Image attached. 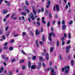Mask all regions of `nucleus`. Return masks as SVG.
<instances>
[{"label": "nucleus", "instance_id": "38", "mask_svg": "<svg viewBox=\"0 0 75 75\" xmlns=\"http://www.w3.org/2000/svg\"><path fill=\"white\" fill-rule=\"evenodd\" d=\"M50 25V22H49L47 24V27H48Z\"/></svg>", "mask_w": 75, "mask_h": 75}, {"label": "nucleus", "instance_id": "56", "mask_svg": "<svg viewBox=\"0 0 75 75\" xmlns=\"http://www.w3.org/2000/svg\"><path fill=\"white\" fill-rule=\"evenodd\" d=\"M17 17H15L13 18V20H17Z\"/></svg>", "mask_w": 75, "mask_h": 75}, {"label": "nucleus", "instance_id": "26", "mask_svg": "<svg viewBox=\"0 0 75 75\" xmlns=\"http://www.w3.org/2000/svg\"><path fill=\"white\" fill-rule=\"evenodd\" d=\"M22 15H23V16H26V15H27V14H26V13H25V12H22Z\"/></svg>", "mask_w": 75, "mask_h": 75}, {"label": "nucleus", "instance_id": "61", "mask_svg": "<svg viewBox=\"0 0 75 75\" xmlns=\"http://www.w3.org/2000/svg\"><path fill=\"white\" fill-rule=\"evenodd\" d=\"M6 37H8V35H10V33H8L7 34H6Z\"/></svg>", "mask_w": 75, "mask_h": 75}, {"label": "nucleus", "instance_id": "1", "mask_svg": "<svg viewBox=\"0 0 75 75\" xmlns=\"http://www.w3.org/2000/svg\"><path fill=\"white\" fill-rule=\"evenodd\" d=\"M52 36L53 37H55V34L53 32H51V33L49 34V36L48 37L49 40H50V41H52V38H51V36Z\"/></svg>", "mask_w": 75, "mask_h": 75}, {"label": "nucleus", "instance_id": "35", "mask_svg": "<svg viewBox=\"0 0 75 75\" xmlns=\"http://www.w3.org/2000/svg\"><path fill=\"white\" fill-rule=\"evenodd\" d=\"M36 59V57L35 56L33 57L32 58V59H33V60H35V59Z\"/></svg>", "mask_w": 75, "mask_h": 75}, {"label": "nucleus", "instance_id": "57", "mask_svg": "<svg viewBox=\"0 0 75 75\" xmlns=\"http://www.w3.org/2000/svg\"><path fill=\"white\" fill-rule=\"evenodd\" d=\"M55 20H54L53 21V22H52V24H53V25H54V23H55Z\"/></svg>", "mask_w": 75, "mask_h": 75}, {"label": "nucleus", "instance_id": "62", "mask_svg": "<svg viewBox=\"0 0 75 75\" xmlns=\"http://www.w3.org/2000/svg\"><path fill=\"white\" fill-rule=\"evenodd\" d=\"M22 67L23 69H25V67L24 66H22Z\"/></svg>", "mask_w": 75, "mask_h": 75}, {"label": "nucleus", "instance_id": "36", "mask_svg": "<svg viewBox=\"0 0 75 75\" xmlns=\"http://www.w3.org/2000/svg\"><path fill=\"white\" fill-rule=\"evenodd\" d=\"M64 72L65 74H68V70H66Z\"/></svg>", "mask_w": 75, "mask_h": 75}, {"label": "nucleus", "instance_id": "47", "mask_svg": "<svg viewBox=\"0 0 75 75\" xmlns=\"http://www.w3.org/2000/svg\"><path fill=\"white\" fill-rule=\"evenodd\" d=\"M25 35V32H23L22 33V35L23 36H24Z\"/></svg>", "mask_w": 75, "mask_h": 75}, {"label": "nucleus", "instance_id": "63", "mask_svg": "<svg viewBox=\"0 0 75 75\" xmlns=\"http://www.w3.org/2000/svg\"><path fill=\"white\" fill-rule=\"evenodd\" d=\"M41 54L42 55V56H45L44 54H45V53H41Z\"/></svg>", "mask_w": 75, "mask_h": 75}, {"label": "nucleus", "instance_id": "8", "mask_svg": "<svg viewBox=\"0 0 75 75\" xmlns=\"http://www.w3.org/2000/svg\"><path fill=\"white\" fill-rule=\"evenodd\" d=\"M36 68V66L35 65H33L31 67V69H34Z\"/></svg>", "mask_w": 75, "mask_h": 75}, {"label": "nucleus", "instance_id": "53", "mask_svg": "<svg viewBox=\"0 0 75 75\" xmlns=\"http://www.w3.org/2000/svg\"><path fill=\"white\" fill-rule=\"evenodd\" d=\"M8 44V43L7 42H5V44H4V46H6Z\"/></svg>", "mask_w": 75, "mask_h": 75}, {"label": "nucleus", "instance_id": "3", "mask_svg": "<svg viewBox=\"0 0 75 75\" xmlns=\"http://www.w3.org/2000/svg\"><path fill=\"white\" fill-rule=\"evenodd\" d=\"M30 17L31 19L32 20H34V17L33 13H31L30 15Z\"/></svg>", "mask_w": 75, "mask_h": 75}, {"label": "nucleus", "instance_id": "17", "mask_svg": "<svg viewBox=\"0 0 75 75\" xmlns=\"http://www.w3.org/2000/svg\"><path fill=\"white\" fill-rule=\"evenodd\" d=\"M64 40H65V38L64 37H62L61 38V40L62 41H64Z\"/></svg>", "mask_w": 75, "mask_h": 75}, {"label": "nucleus", "instance_id": "45", "mask_svg": "<svg viewBox=\"0 0 75 75\" xmlns=\"http://www.w3.org/2000/svg\"><path fill=\"white\" fill-rule=\"evenodd\" d=\"M62 23L63 25H64V24H65V21H62Z\"/></svg>", "mask_w": 75, "mask_h": 75}, {"label": "nucleus", "instance_id": "44", "mask_svg": "<svg viewBox=\"0 0 75 75\" xmlns=\"http://www.w3.org/2000/svg\"><path fill=\"white\" fill-rule=\"evenodd\" d=\"M26 11L27 12V13H30V11L28 9H26Z\"/></svg>", "mask_w": 75, "mask_h": 75}, {"label": "nucleus", "instance_id": "20", "mask_svg": "<svg viewBox=\"0 0 75 75\" xmlns=\"http://www.w3.org/2000/svg\"><path fill=\"white\" fill-rule=\"evenodd\" d=\"M42 40L43 41H45V36L44 35H43L42 36Z\"/></svg>", "mask_w": 75, "mask_h": 75}, {"label": "nucleus", "instance_id": "9", "mask_svg": "<svg viewBox=\"0 0 75 75\" xmlns=\"http://www.w3.org/2000/svg\"><path fill=\"white\" fill-rule=\"evenodd\" d=\"M55 7L56 8V10L57 11H59V6L58 5H56Z\"/></svg>", "mask_w": 75, "mask_h": 75}, {"label": "nucleus", "instance_id": "6", "mask_svg": "<svg viewBox=\"0 0 75 75\" xmlns=\"http://www.w3.org/2000/svg\"><path fill=\"white\" fill-rule=\"evenodd\" d=\"M40 33V31H38V29H36L35 31V34L36 35H39V34Z\"/></svg>", "mask_w": 75, "mask_h": 75}, {"label": "nucleus", "instance_id": "43", "mask_svg": "<svg viewBox=\"0 0 75 75\" xmlns=\"http://www.w3.org/2000/svg\"><path fill=\"white\" fill-rule=\"evenodd\" d=\"M2 38L3 39V40L6 39V38L5 37V36L4 35H2Z\"/></svg>", "mask_w": 75, "mask_h": 75}, {"label": "nucleus", "instance_id": "21", "mask_svg": "<svg viewBox=\"0 0 75 75\" xmlns=\"http://www.w3.org/2000/svg\"><path fill=\"white\" fill-rule=\"evenodd\" d=\"M59 56H60V57H59L61 61H62V56H61V54H59Z\"/></svg>", "mask_w": 75, "mask_h": 75}, {"label": "nucleus", "instance_id": "2", "mask_svg": "<svg viewBox=\"0 0 75 75\" xmlns=\"http://www.w3.org/2000/svg\"><path fill=\"white\" fill-rule=\"evenodd\" d=\"M69 69L70 68L69 66H64V68H62V72H64V70H66L67 69H68V70H69Z\"/></svg>", "mask_w": 75, "mask_h": 75}, {"label": "nucleus", "instance_id": "60", "mask_svg": "<svg viewBox=\"0 0 75 75\" xmlns=\"http://www.w3.org/2000/svg\"><path fill=\"white\" fill-rule=\"evenodd\" d=\"M8 48V47H4V50H7V49Z\"/></svg>", "mask_w": 75, "mask_h": 75}, {"label": "nucleus", "instance_id": "41", "mask_svg": "<svg viewBox=\"0 0 75 75\" xmlns=\"http://www.w3.org/2000/svg\"><path fill=\"white\" fill-rule=\"evenodd\" d=\"M68 59H69V60H70L71 59V56H70V55L68 56Z\"/></svg>", "mask_w": 75, "mask_h": 75}, {"label": "nucleus", "instance_id": "32", "mask_svg": "<svg viewBox=\"0 0 75 75\" xmlns=\"http://www.w3.org/2000/svg\"><path fill=\"white\" fill-rule=\"evenodd\" d=\"M9 49L10 51H12V50H13V47H10Z\"/></svg>", "mask_w": 75, "mask_h": 75}, {"label": "nucleus", "instance_id": "12", "mask_svg": "<svg viewBox=\"0 0 75 75\" xmlns=\"http://www.w3.org/2000/svg\"><path fill=\"white\" fill-rule=\"evenodd\" d=\"M28 67H29V68H30V67H31V62H28Z\"/></svg>", "mask_w": 75, "mask_h": 75}, {"label": "nucleus", "instance_id": "18", "mask_svg": "<svg viewBox=\"0 0 75 75\" xmlns=\"http://www.w3.org/2000/svg\"><path fill=\"white\" fill-rule=\"evenodd\" d=\"M3 67H2L0 69V73H1L2 72V71L3 70Z\"/></svg>", "mask_w": 75, "mask_h": 75}, {"label": "nucleus", "instance_id": "15", "mask_svg": "<svg viewBox=\"0 0 75 75\" xmlns=\"http://www.w3.org/2000/svg\"><path fill=\"white\" fill-rule=\"evenodd\" d=\"M50 4H51V1H48L47 3V6H50Z\"/></svg>", "mask_w": 75, "mask_h": 75}, {"label": "nucleus", "instance_id": "14", "mask_svg": "<svg viewBox=\"0 0 75 75\" xmlns=\"http://www.w3.org/2000/svg\"><path fill=\"white\" fill-rule=\"evenodd\" d=\"M68 38L69 39H70L71 38V33H69L68 34Z\"/></svg>", "mask_w": 75, "mask_h": 75}, {"label": "nucleus", "instance_id": "39", "mask_svg": "<svg viewBox=\"0 0 75 75\" xmlns=\"http://www.w3.org/2000/svg\"><path fill=\"white\" fill-rule=\"evenodd\" d=\"M42 23H43V24H46V22H45V21H44V20H42Z\"/></svg>", "mask_w": 75, "mask_h": 75}, {"label": "nucleus", "instance_id": "33", "mask_svg": "<svg viewBox=\"0 0 75 75\" xmlns=\"http://www.w3.org/2000/svg\"><path fill=\"white\" fill-rule=\"evenodd\" d=\"M70 42H71V41L70 40H67V44H69Z\"/></svg>", "mask_w": 75, "mask_h": 75}, {"label": "nucleus", "instance_id": "34", "mask_svg": "<svg viewBox=\"0 0 75 75\" xmlns=\"http://www.w3.org/2000/svg\"><path fill=\"white\" fill-rule=\"evenodd\" d=\"M42 67H45V68L46 67V66L45 65V64L44 63H43L42 64Z\"/></svg>", "mask_w": 75, "mask_h": 75}, {"label": "nucleus", "instance_id": "55", "mask_svg": "<svg viewBox=\"0 0 75 75\" xmlns=\"http://www.w3.org/2000/svg\"><path fill=\"white\" fill-rule=\"evenodd\" d=\"M14 40H12L11 41L10 43H13V42H14Z\"/></svg>", "mask_w": 75, "mask_h": 75}, {"label": "nucleus", "instance_id": "50", "mask_svg": "<svg viewBox=\"0 0 75 75\" xmlns=\"http://www.w3.org/2000/svg\"><path fill=\"white\" fill-rule=\"evenodd\" d=\"M63 36L64 37H65V38L67 37V34H66V33H64Z\"/></svg>", "mask_w": 75, "mask_h": 75}, {"label": "nucleus", "instance_id": "11", "mask_svg": "<svg viewBox=\"0 0 75 75\" xmlns=\"http://www.w3.org/2000/svg\"><path fill=\"white\" fill-rule=\"evenodd\" d=\"M59 40H57L56 44L57 47H59Z\"/></svg>", "mask_w": 75, "mask_h": 75}, {"label": "nucleus", "instance_id": "10", "mask_svg": "<svg viewBox=\"0 0 75 75\" xmlns=\"http://www.w3.org/2000/svg\"><path fill=\"white\" fill-rule=\"evenodd\" d=\"M8 12V11L6 9H5L4 10L3 14H6Z\"/></svg>", "mask_w": 75, "mask_h": 75}, {"label": "nucleus", "instance_id": "30", "mask_svg": "<svg viewBox=\"0 0 75 75\" xmlns=\"http://www.w3.org/2000/svg\"><path fill=\"white\" fill-rule=\"evenodd\" d=\"M21 52L24 55H25V53L24 52V50H22Z\"/></svg>", "mask_w": 75, "mask_h": 75}, {"label": "nucleus", "instance_id": "27", "mask_svg": "<svg viewBox=\"0 0 75 75\" xmlns=\"http://www.w3.org/2000/svg\"><path fill=\"white\" fill-rule=\"evenodd\" d=\"M49 17L50 18H51V17H52V16L51 15V13H50L49 14Z\"/></svg>", "mask_w": 75, "mask_h": 75}, {"label": "nucleus", "instance_id": "13", "mask_svg": "<svg viewBox=\"0 0 75 75\" xmlns=\"http://www.w3.org/2000/svg\"><path fill=\"white\" fill-rule=\"evenodd\" d=\"M54 69H52V70L51 71V73L52 74H51V75H54Z\"/></svg>", "mask_w": 75, "mask_h": 75}, {"label": "nucleus", "instance_id": "23", "mask_svg": "<svg viewBox=\"0 0 75 75\" xmlns=\"http://www.w3.org/2000/svg\"><path fill=\"white\" fill-rule=\"evenodd\" d=\"M48 10H46V12L45 13V16H48Z\"/></svg>", "mask_w": 75, "mask_h": 75}, {"label": "nucleus", "instance_id": "22", "mask_svg": "<svg viewBox=\"0 0 75 75\" xmlns=\"http://www.w3.org/2000/svg\"><path fill=\"white\" fill-rule=\"evenodd\" d=\"M38 64L39 66V67H41V65H42V64H41V62H39Z\"/></svg>", "mask_w": 75, "mask_h": 75}, {"label": "nucleus", "instance_id": "29", "mask_svg": "<svg viewBox=\"0 0 75 75\" xmlns=\"http://www.w3.org/2000/svg\"><path fill=\"white\" fill-rule=\"evenodd\" d=\"M8 75H12V72L11 71H9L8 72Z\"/></svg>", "mask_w": 75, "mask_h": 75}, {"label": "nucleus", "instance_id": "42", "mask_svg": "<svg viewBox=\"0 0 75 75\" xmlns=\"http://www.w3.org/2000/svg\"><path fill=\"white\" fill-rule=\"evenodd\" d=\"M18 34H14L13 35V37H18Z\"/></svg>", "mask_w": 75, "mask_h": 75}, {"label": "nucleus", "instance_id": "28", "mask_svg": "<svg viewBox=\"0 0 75 75\" xmlns=\"http://www.w3.org/2000/svg\"><path fill=\"white\" fill-rule=\"evenodd\" d=\"M33 12L34 13V14L35 15H36V14H37V13H36V11L35 10H33Z\"/></svg>", "mask_w": 75, "mask_h": 75}, {"label": "nucleus", "instance_id": "37", "mask_svg": "<svg viewBox=\"0 0 75 75\" xmlns=\"http://www.w3.org/2000/svg\"><path fill=\"white\" fill-rule=\"evenodd\" d=\"M62 45H65V42H64V41H62Z\"/></svg>", "mask_w": 75, "mask_h": 75}, {"label": "nucleus", "instance_id": "51", "mask_svg": "<svg viewBox=\"0 0 75 75\" xmlns=\"http://www.w3.org/2000/svg\"><path fill=\"white\" fill-rule=\"evenodd\" d=\"M72 21H71L70 22H69V24H72Z\"/></svg>", "mask_w": 75, "mask_h": 75}, {"label": "nucleus", "instance_id": "46", "mask_svg": "<svg viewBox=\"0 0 75 75\" xmlns=\"http://www.w3.org/2000/svg\"><path fill=\"white\" fill-rule=\"evenodd\" d=\"M49 70H50V68L45 69V71H49Z\"/></svg>", "mask_w": 75, "mask_h": 75}, {"label": "nucleus", "instance_id": "24", "mask_svg": "<svg viewBox=\"0 0 75 75\" xmlns=\"http://www.w3.org/2000/svg\"><path fill=\"white\" fill-rule=\"evenodd\" d=\"M25 3L26 5H27V6H29V3H28L27 1H25Z\"/></svg>", "mask_w": 75, "mask_h": 75}, {"label": "nucleus", "instance_id": "25", "mask_svg": "<svg viewBox=\"0 0 75 75\" xmlns=\"http://www.w3.org/2000/svg\"><path fill=\"white\" fill-rule=\"evenodd\" d=\"M37 23L38 26H40V23L39 21L37 22Z\"/></svg>", "mask_w": 75, "mask_h": 75}, {"label": "nucleus", "instance_id": "52", "mask_svg": "<svg viewBox=\"0 0 75 75\" xmlns=\"http://www.w3.org/2000/svg\"><path fill=\"white\" fill-rule=\"evenodd\" d=\"M15 15V14H13L12 16H11V18H13V17H14V16Z\"/></svg>", "mask_w": 75, "mask_h": 75}, {"label": "nucleus", "instance_id": "19", "mask_svg": "<svg viewBox=\"0 0 75 75\" xmlns=\"http://www.w3.org/2000/svg\"><path fill=\"white\" fill-rule=\"evenodd\" d=\"M53 50H54V47H51L50 50V52H52L53 51Z\"/></svg>", "mask_w": 75, "mask_h": 75}, {"label": "nucleus", "instance_id": "7", "mask_svg": "<svg viewBox=\"0 0 75 75\" xmlns=\"http://www.w3.org/2000/svg\"><path fill=\"white\" fill-rule=\"evenodd\" d=\"M45 56L46 59L47 60H48V59H49V55L48 54V53H46V54Z\"/></svg>", "mask_w": 75, "mask_h": 75}, {"label": "nucleus", "instance_id": "40", "mask_svg": "<svg viewBox=\"0 0 75 75\" xmlns=\"http://www.w3.org/2000/svg\"><path fill=\"white\" fill-rule=\"evenodd\" d=\"M15 61H16V59H13L11 60V62H14Z\"/></svg>", "mask_w": 75, "mask_h": 75}, {"label": "nucleus", "instance_id": "58", "mask_svg": "<svg viewBox=\"0 0 75 75\" xmlns=\"http://www.w3.org/2000/svg\"><path fill=\"white\" fill-rule=\"evenodd\" d=\"M8 27H6V28H5V30L6 31H7V30H8Z\"/></svg>", "mask_w": 75, "mask_h": 75}, {"label": "nucleus", "instance_id": "54", "mask_svg": "<svg viewBox=\"0 0 75 75\" xmlns=\"http://www.w3.org/2000/svg\"><path fill=\"white\" fill-rule=\"evenodd\" d=\"M9 16H10V14H8L6 16V18H8Z\"/></svg>", "mask_w": 75, "mask_h": 75}, {"label": "nucleus", "instance_id": "64", "mask_svg": "<svg viewBox=\"0 0 75 75\" xmlns=\"http://www.w3.org/2000/svg\"><path fill=\"white\" fill-rule=\"evenodd\" d=\"M42 57H39L40 60H42Z\"/></svg>", "mask_w": 75, "mask_h": 75}, {"label": "nucleus", "instance_id": "59", "mask_svg": "<svg viewBox=\"0 0 75 75\" xmlns=\"http://www.w3.org/2000/svg\"><path fill=\"white\" fill-rule=\"evenodd\" d=\"M3 33V31H1V30L0 29V35H1V34Z\"/></svg>", "mask_w": 75, "mask_h": 75}, {"label": "nucleus", "instance_id": "5", "mask_svg": "<svg viewBox=\"0 0 75 75\" xmlns=\"http://www.w3.org/2000/svg\"><path fill=\"white\" fill-rule=\"evenodd\" d=\"M66 28H67V26L63 24L62 25V30H65Z\"/></svg>", "mask_w": 75, "mask_h": 75}, {"label": "nucleus", "instance_id": "31", "mask_svg": "<svg viewBox=\"0 0 75 75\" xmlns=\"http://www.w3.org/2000/svg\"><path fill=\"white\" fill-rule=\"evenodd\" d=\"M24 61H25V60H22L20 61V62L21 63H23V62H24Z\"/></svg>", "mask_w": 75, "mask_h": 75}, {"label": "nucleus", "instance_id": "49", "mask_svg": "<svg viewBox=\"0 0 75 75\" xmlns=\"http://www.w3.org/2000/svg\"><path fill=\"white\" fill-rule=\"evenodd\" d=\"M57 24L58 25H60V24H61V22H60V21H58L57 22Z\"/></svg>", "mask_w": 75, "mask_h": 75}, {"label": "nucleus", "instance_id": "16", "mask_svg": "<svg viewBox=\"0 0 75 75\" xmlns=\"http://www.w3.org/2000/svg\"><path fill=\"white\" fill-rule=\"evenodd\" d=\"M74 60H71V64L73 66H74Z\"/></svg>", "mask_w": 75, "mask_h": 75}, {"label": "nucleus", "instance_id": "48", "mask_svg": "<svg viewBox=\"0 0 75 75\" xmlns=\"http://www.w3.org/2000/svg\"><path fill=\"white\" fill-rule=\"evenodd\" d=\"M43 30L42 28L41 29V33H42L43 32Z\"/></svg>", "mask_w": 75, "mask_h": 75}, {"label": "nucleus", "instance_id": "4", "mask_svg": "<svg viewBox=\"0 0 75 75\" xmlns=\"http://www.w3.org/2000/svg\"><path fill=\"white\" fill-rule=\"evenodd\" d=\"M70 48H71V47L70 46H67L66 47V52L67 53H68L69 52V49H70Z\"/></svg>", "mask_w": 75, "mask_h": 75}]
</instances>
